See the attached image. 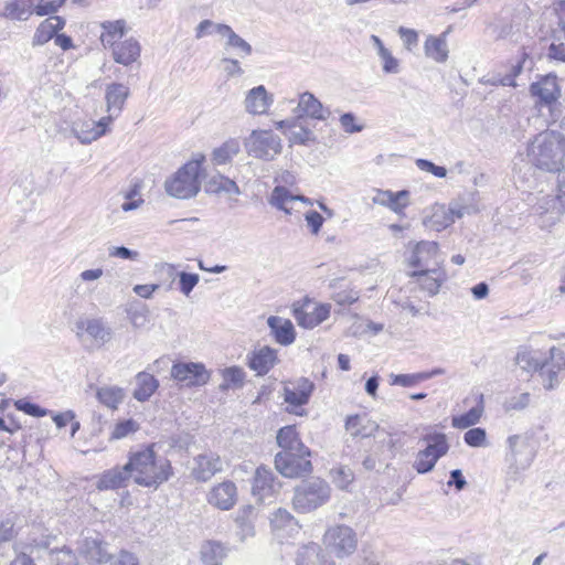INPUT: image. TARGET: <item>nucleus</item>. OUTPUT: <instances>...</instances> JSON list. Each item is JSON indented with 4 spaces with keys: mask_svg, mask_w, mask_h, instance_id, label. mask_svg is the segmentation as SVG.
<instances>
[{
    "mask_svg": "<svg viewBox=\"0 0 565 565\" xmlns=\"http://www.w3.org/2000/svg\"><path fill=\"white\" fill-rule=\"evenodd\" d=\"M110 565H139L138 557L126 550H121L116 556L111 555Z\"/></svg>",
    "mask_w": 565,
    "mask_h": 565,
    "instance_id": "obj_61",
    "label": "nucleus"
},
{
    "mask_svg": "<svg viewBox=\"0 0 565 565\" xmlns=\"http://www.w3.org/2000/svg\"><path fill=\"white\" fill-rule=\"evenodd\" d=\"M113 57L116 63L128 66L136 62L140 56V44L135 39H127L118 42L113 47Z\"/></svg>",
    "mask_w": 565,
    "mask_h": 565,
    "instance_id": "obj_30",
    "label": "nucleus"
},
{
    "mask_svg": "<svg viewBox=\"0 0 565 565\" xmlns=\"http://www.w3.org/2000/svg\"><path fill=\"white\" fill-rule=\"evenodd\" d=\"M76 329V335L87 351L97 350L111 339V329L102 319L78 320Z\"/></svg>",
    "mask_w": 565,
    "mask_h": 565,
    "instance_id": "obj_10",
    "label": "nucleus"
},
{
    "mask_svg": "<svg viewBox=\"0 0 565 565\" xmlns=\"http://www.w3.org/2000/svg\"><path fill=\"white\" fill-rule=\"evenodd\" d=\"M530 92L540 99L541 104L552 105L561 96L557 77L548 74L539 82L531 84Z\"/></svg>",
    "mask_w": 565,
    "mask_h": 565,
    "instance_id": "obj_23",
    "label": "nucleus"
},
{
    "mask_svg": "<svg viewBox=\"0 0 565 565\" xmlns=\"http://www.w3.org/2000/svg\"><path fill=\"white\" fill-rule=\"evenodd\" d=\"M77 545L78 555L88 565H102L111 559L108 543L104 541L102 534L97 531H83Z\"/></svg>",
    "mask_w": 565,
    "mask_h": 565,
    "instance_id": "obj_9",
    "label": "nucleus"
},
{
    "mask_svg": "<svg viewBox=\"0 0 565 565\" xmlns=\"http://www.w3.org/2000/svg\"><path fill=\"white\" fill-rule=\"evenodd\" d=\"M125 21L124 20H117V21H106L102 23L103 33L100 35V41L105 47L110 46L113 47L115 44H117V40L121 39L125 33Z\"/></svg>",
    "mask_w": 565,
    "mask_h": 565,
    "instance_id": "obj_41",
    "label": "nucleus"
},
{
    "mask_svg": "<svg viewBox=\"0 0 565 565\" xmlns=\"http://www.w3.org/2000/svg\"><path fill=\"white\" fill-rule=\"evenodd\" d=\"M411 277L416 278L420 289L433 297L439 292L441 284L446 280V273L440 267L438 271L414 270Z\"/></svg>",
    "mask_w": 565,
    "mask_h": 565,
    "instance_id": "obj_26",
    "label": "nucleus"
},
{
    "mask_svg": "<svg viewBox=\"0 0 565 565\" xmlns=\"http://www.w3.org/2000/svg\"><path fill=\"white\" fill-rule=\"evenodd\" d=\"M241 150L239 142L235 139L225 141L221 147L214 149L212 161L216 166L226 164L238 154Z\"/></svg>",
    "mask_w": 565,
    "mask_h": 565,
    "instance_id": "obj_42",
    "label": "nucleus"
},
{
    "mask_svg": "<svg viewBox=\"0 0 565 565\" xmlns=\"http://www.w3.org/2000/svg\"><path fill=\"white\" fill-rule=\"evenodd\" d=\"M65 25V20L58 15H50L42 21L33 35L32 45L39 46L55 38Z\"/></svg>",
    "mask_w": 565,
    "mask_h": 565,
    "instance_id": "obj_28",
    "label": "nucleus"
},
{
    "mask_svg": "<svg viewBox=\"0 0 565 565\" xmlns=\"http://www.w3.org/2000/svg\"><path fill=\"white\" fill-rule=\"evenodd\" d=\"M277 444L281 451L307 452V446L300 440L295 426H285L277 433Z\"/></svg>",
    "mask_w": 565,
    "mask_h": 565,
    "instance_id": "obj_36",
    "label": "nucleus"
},
{
    "mask_svg": "<svg viewBox=\"0 0 565 565\" xmlns=\"http://www.w3.org/2000/svg\"><path fill=\"white\" fill-rule=\"evenodd\" d=\"M288 139L291 143L307 146L316 141V136L311 129L296 122V128L289 131Z\"/></svg>",
    "mask_w": 565,
    "mask_h": 565,
    "instance_id": "obj_48",
    "label": "nucleus"
},
{
    "mask_svg": "<svg viewBox=\"0 0 565 565\" xmlns=\"http://www.w3.org/2000/svg\"><path fill=\"white\" fill-rule=\"evenodd\" d=\"M281 483L275 473L266 466H259L253 478L252 494L258 502L271 500L279 491Z\"/></svg>",
    "mask_w": 565,
    "mask_h": 565,
    "instance_id": "obj_15",
    "label": "nucleus"
},
{
    "mask_svg": "<svg viewBox=\"0 0 565 565\" xmlns=\"http://www.w3.org/2000/svg\"><path fill=\"white\" fill-rule=\"evenodd\" d=\"M333 483L341 490L348 489V487L354 480V473L349 467H339L331 470Z\"/></svg>",
    "mask_w": 565,
    "mask_h": 565,
    "instance_id": "obj_50",
    "label": "nucleus"
},
{
    "mask_svg": "<svg viewBox=\"0 0 565 565\" xmlns=\"http://www.w3.org/2000/svg\"><path fill=\"white\" fill-rule=\"evenodd\" d=\"M141 185L139 183H135L125 194V202L121 204V210L124 212H130L138 209L142 203L143 199L140 195Z\"/></svg>",
    "mask_w": 565,
    "mask_h": 565,
    "instance_id": "obj_49",
    "label": "nucleus"
},
{
    "mask_svg": "<svg viewBox=\"0 0 565 565\" xmlns=\"http://www.w3.org/2000/svg\"><path fill=\"white\" fill-rule=\"evenodd\" d=\"M509 452L507 454L505 460L508 462L507 468V483L516 482L523 471L530 468L532 465L536 451L534 446L527 438H523L519 435H513L508 438Z\"/></svg>",
    "mask_w": 565,
    "mask_h": 565,
    "instance_id": "obj_6",
    "label": "nucleus"
},
{
    "mask_svg": "<svg viewBox=\"0 0 565 565\" xmlns=\"http://www.w3.org/2000/svg\"><path fill=\"white\" fill-rule=\"evenodd\" d=\"M206 191L210 193H227L239 195L241 190L235 181L232 179L224 177L222 174H217L212 177L206 183Z\"/></svg>",
    "mask_w": 565,
    "mask_h": 565,
    "instance_id": "obj_43",
    "label": "nucleus"
},
{
    "mask_svg": "<svg viewBox=\"0 0 565 565\" xmlns=\"http://www.w3.org/2000/svg\"><path fill=\"white\" fill-rule=\"evenodd\" d=\"M376 438L377 450L384 454L388 452V457L393 458L395 456L396 440L394 436L384 429L379 427V431L374 434Z\"/></svg>",
    "mask_w": 565,
    "mask_h": 565,
    "instance_id": "obj_47",
    "label": "nucleus"
},
{
    "mask_svg": "<svg viewBox=\"0 0 565 565\" xmlns=\"http://www.w3.org/2000/svg\"><path fill=\"white\" fill-rule=\"evenodd\" d=\"M136 388L132 393L138 402L148 401L159 387V381L148 372H139L136 375Z\"/></svg>",
    "mask_w": 565,
    "mask_h": 565,
    "instance_id": "obj_35",
    "label": "nucleus"
},
{
    "mask_svg": "<svg viewBox=\"0 0 565 565\" xmlns=\"http://www.w3.org/2000/svg\"><path fill=\"white\" fill-rule=\"evenodd\" d=\"M315 390L313 382L306 377L298 379L295 383L284 387V401L290 406L306 405Z\"/></svg>",
    "mask_w": 565,
    "mask_h": 565,
    "instance_id": "obj_21",
    "label": "nucleus"
},
{
    "mask_svg": "<svg viewBox=\"0 0 565 565\" xmlns=\"http://www.w3.org/2000/svg\"><path fill=\"white\" fill-rule=\"evenodd\" d=\"M409 266L416 270L438 271L443 258L436 242L422 241L417 243L409 256Z\"/></svg>",
    "mask_w": 565,
    "mask_h": 565,
    "instance_id": "obj_12",
    "label": "nucleus"
},
{
    "mask_svg": "<svg viewBox=\"0 0 565 565\" xmlns=\"http://www.w3.org/2000/svg\"><path fill=\"white\" fill-rule=\"evenodd\" d=\"M248 366L255 371L258 376L266 375L277 363V351L270 347H262L247 355Z\"/></svg>",
    "mask_w": 565,
    "mask_h": 565,
    "instance_id": "obj_22",
    "label": "nucleus"
},
{
    "mask_svg": "<svg viewBox=\"0 0 565 565\" xmlns=\"http://www.w3.org/2000/svg\"><path fill=\"white\" fill-rule=\"evenodd\" d=\"M324 544L339 557L352 554L356 548L355 533L347 525L330 527L324 534Z\"/></svg>",
    "mask_w": 565,
    "mask_h": 565,
    "instance_id": "obj_13",
    "label": "nucleus"
},
{
    "mask_svg": "<svg viewBox=\"0 0 565 565\" xmlns=\"http://www.w3.org/2000/svg\"><path fill=\"white\" fill-rule=\"evenodd\" d=\"M199 275L198 274H190L185 271H181L179 274V286L180 290L185 295L189 296V294L193 290V288L199 282Z\"/></svg>",
    "mask_w": 565,
    "mask_h": 565,
    "instance_id": "obj_57",
    "label": "nucleus"
},
{
    "mask_svg": "<svg viewBox=\"0 0 565 565\" xmlns=\"http://www.w3.org/2000/svg\"><path fill=\"white\" fill-rule=\"evenodd\" d=\"M267 324L274 335L276 342L281 345H289L296 339V332L292 322L278 316H270Z\"/></svg>",
    "mask_w": 565,
    "mask_h": 565,
    "instance_id": "obj_27",
    "label": "nucleus"
},
{
    "mask_svg": "<svg viewBox=\"0 0 565 565\" xmlns=\"http://www.w3.org/2000/svg\"><path fill=\"white\" fill-rule=\"evenodd\" d=\"M248 156L270 161L282 150L281 139L271 130H253L245 139Z\"/></svg>",
    "mask_w": 565,
    "mask_h": 565,
    "instance_id": "obj_8",
    "label": "nucleus"
},
{
    "mask_svg": "<svg viewBox=\"0 0 565 565\" xmlns=\"http://www.w3.org/2000/svg\"><path fill=\"white\" fill-rule=\"evenodd\" d=\"M345 429L352 437L367 438L379 431V425L365 415H351L345 420Z\"/></svg>",
    "mask_w": 565,
    "mask_h": 565,
    "instance_id": "obj_32",
    "label": "nucleus"
},
{
    "mask_svg": "<svg viewBox=\"0 0 565 565\" xmlns=\"http://www.w3.org/2000/svg\"><path fill=\"white\" fill-rule=\"evenodd\" d=\"M129 96L130 89L122 83L114 82L106 85L105 103L106 111L108 115L100 118L98 121H90L85 124L87 129L76 134L77 139L82 143H89L105 135L114 119L120 116Z\"/></svg>",
    "mask_w": 565,
    "mask_h": 565,
    "instance_id": "obj_3",
    "label": "nucleus"
},
{
    "mask_svg": "<svg viewBox=\"0 0 565 565\" xmlns=\"http://www.w3.org/2000/svg\"><path fill=\"white\" fill-rule=\"evenodd\" d=\"M292 316L300 327L312 329L330 316L329 305L295 307Z\"/></svg>",
    "mask_w": 565,
    "mask_h": 565,
    "instance_id": "obj_17",
    "label": "nucleus"
},
{
    "mask_svg": "<svg viewBox=\"0 0 565 565\" xmlns=\"http://www.w3.org/2000/svg\"><path fill=\"white\" fill-rule=\"evenodd\" d=\"M54 136L61 139H68L71 136V122L67 115H61L54 120Z\"/></svg>",
    "mask_w": 565,
    "mask_h": 565,
    "instance_id": "obj_58",
    "label": "nucleus"
},
{
    "mask_svg": "<svg viewBox=\"0 0 565 565\" xmlns=\"http://www.w3.org/2000/svg\"><path fill=\"white\" fill-rule=\"evenodd\" d=\"M200 554L204 565H221L227 555V548L220 542L207 541L202 544Z\"/></svg>",
    "mask_w": 565,
    "mask_h": 565,
    "instance_id": "obj_39",
    "label": "nucleus"
},
{
    "mask_svg": "<svg viewBox=\"0 0 565 565\" xmlns=\"http://www.w3.org/2000/svg\"><path fill=\"white\" fill-rule=\"evenodd\" d=\"M379 56L383 61V71L387 74H396L398 73V61L391 54V52L386 49L379 53Z\"/></svg>",
    "mask_w": 565,
    "mask_h": 565,
    "instance_id": "obj_62",
    "label": "nucleus"
},
{
    "mask_svg": "<svg viewBox=\"0 0 565 565\" xmlns=\"http://www.w3.org/2000/svg\"><path fill=\"white\" fill-rule=\"evenodd\" d=\"M140 428V425L137 420L132 418L122 419L115 424L114 429L110 434V439H122L131 434H135Z\"/></svg>",
    "mask_w": 565,
    "mask_h": 565,
    "instance_id": "obj_46",
    "label": "nucleus"
},
{
    "mask_svg": "<svg viewBox=\"0 0 565 565\" xmlns=\"http://www.w3.org/2000/svg\"><path fill=\"white\" fill-rule=\"evenodd\" d=\"M529 162L540 170L558 172L557 199L565 205V137L554 130H545L534 137L526 149Z\"/></svg>",
    "mask_w": 565,
    "mask_h": 565,
    "instance_id": "obj_1",
    "label": "nucleus"
},
{
    "mask_svg": "<svg viewBox=\"0 0 565 565\" xmlns=\"http://www.w3.org/2000/svg\"><path fill=\"white\" fill-rule=\"evenodd\" d=\"M550 360L552 363V367L557 371H562L565 369V351L561 350L556 347H552L550 349Z\"/></svg>",
    "mask_w": 565,
    "mask_h": 565,
    "instance_id": "obj_64",
    "label": "nucleus"
},
{
    "mask_svg": "<svg viewBox=\"0 0 565 565\" xmlns=\"http://www.w3.org/2000/svg\"><path fill=\"white\" fill-rule=\"evenodd\" d=\"M237 500V489L233 481H223L212 488L207 494V501L213 507L227 511L234 507Z\"/></svg>",
    "mask_w": 565,
    "mask_h": 565,
    "instance_id": "obj_19",
    "label": "nucleus"
},
{
    "mask_svg": "<svg viewBox=\"0 0 565 565\" xmlns=\"http://www.w3.org/2000/svg\"><path fill=\"white\" fill-rule=\"evenodd\" d=\"M96 397L100 404L110 408L117 409L126 397L124 388L116 385H105L96 391Z\"/></svg>",
    "mask_w": 565,
    "mask_h": 565,
    "instance_id": "obj_38",
    "label": "nucleus"
},
{
    "mask_svg": "<svg viewBox=\"0 0 565 565\" xmlns=\"http://www.w3.org/2000/svg\"><path fill=\"white\" fill-rule=\"evenodd\" d=\"M305 220L308 226L310 227L311 233L315 235H317L320 232L324 221L323 216L313 210L308 211L305 214Z\"/></svg>",
    "mask_w": 565,
    "mask_h": 565,
    "instance_id": "obj_63",
    "label": "nucleus"
},
{
    "mask_svg": "<svg viewBox=\"0 0 565 565\" xmlns=\"http://www.w3.org/2000/svg\"><path fill=\"white\" fill-rule=\"evenodd\" d=\"M356 117L353 113H345L340 117V124L347 134L360 132L363 129L362 125L355 122Z\"/></svg>",
    "mask_w": 565,
    "mask_h": 565,
    "instance_id": "obj_59",
    "label": "nucleus"
},
{
    "mask_svg": "<svg viewBox=\"0 0 565 565\" xmlns=\"http://www.w3.org/2000/svg\"><path fill=\"white\" fill-rule=\"evenodd\" d=\"M14 406L18 411H21L24 414L33 416V417H43L49 413L47 409H45V408L41 407L40 405L32 403L25 398L15 401Z\"/></svg>",
    "mask_w": 565,
    "mask_h": 565,
    "instance_id": "obj_54",
    "label": "nucleus"
},
{
    "mask_svg": "<svg viewBox=\"0 0 565 565\" xmlns=\"http://www.w3.org/2000/svg\"><path fill=\"white\" fill-rule=\"evenodd\" d=\"M482 406H476L469 409L467 413L454 416L451 419V425L455 428L466 429L473 425H476L482 415Z\"/></svg>",
    "mask_w": 565,
    "mask_h": 565,
    "instance_id": "obj_44",
    "label": "nucleus"
},
{
    "mask_svg": "<svg viewBox=\"0 0 565 565\" xmlns=\"http://www.w3.org/2000/svg\"><path fill=\"white\" fill-rule=\"evenodd\" d=\"M34 0H8L0 17L9 20L25 21L33 14Z\"/></svg>",
    "mask_w": 565,
    "mask_h": 565,
    "instance_id": "obj_33",
    "label": "nucleus"
},
{
    "mask_svg": "<svg viewBox=\"0 0 565 565\" xmlns=\"http://www.w3.org/2000/svg\"><path fill=\"white\" fill-rule=\"evenodd\" d=\"M416 166L426 172H429L438 178H444L447 174V170L445 167L436 166L434 162L426 159H417Z\"/></svg>",
    "mask_w": 565,
    "mask_h": 565,
    "instance_id": "obj_60",
    "label": "nucleus"
},
{
    "mask_svg": "<svg viewBox=\"0 0 565 565\" xmlns=\"http://www.w3.org/2000/svg\"><path fill=\"white\" fill-rule=\"evenodd\" d=\"M202 160H191L182 166L172 177L166 180L164 190L173 198L186 200L195 196L200 189V171Z\"/></svg>",
    "mask_w": 565,
    "mask_h": 565,
    "instance_id": "obj_5",
    "label": "nucleus"
},
{
    "mask_svg": "<svg viewBox=\"0 0 565 565\" xmlns=\"http://www.w3.org/2000/svg\"><path fill=\"white\" fill-rule=\"evenodd\" d=\"M515 362L522 370L526 372L543 370V367L548 363L546 359H540L537 356V352L525 347L519 349L515 356Z\"/></svg>",
    "mask_w": 565,
    "mask_h": 565,
    "instance_id": "obj_40",
    "label": "nucleus"
},
{
    "mask_svg": "<svg viewBox=\"0 0 565 565\" xmlns=\"http://www.w3.org/2000/svg\"><path fill=\"white\" fill-rule=\"evenodd\" d=\"M126 463L132 481L143 488L157 490L173 475L171 462L158 457L154 444L130 451Z\"/></svg>",
    "mask_w": 565,
    "mask_h": 565,
    "instance_id": "obj_2",
    "label": "nucleus"
},
{
    "mask_svg": "<svg viewBox=\"0 0 565 565\" xmlns=\"http://www.w3.org/2000/svg\"><path fill=\"white\" fill-rule=\"evenodd\" d=\"M331 498V488L327 481L313 477L302 480L295 487L292 505L299 513H310L327 504Z\"/></svg>",
    "mask_w": 565,
    "mask_h": 565,
    "instance_id": "obj_4",
    "label": "nucleus"
},
{
    "mask_svg": "<svg viewBox=\"0 0 565 565\" xmlns=\"http://www.w3.org/2000/svg\"><path fill=\"white\" fill-rule=\"evenodd\" d=\"M298 202L310 203L308 198L303 195H294L285 186H276L269 198L270 205L289 215L296 211L295 205Z\"/></svg>",
    "mask_w": 565,
    "mask_h": 565,
    "instance_id": "obj_25",
    "label": "nucleus"
},
{
    "mask_svg": "<svg viewBox=\"0 0 565 565\" xmlns=\"http://www.w3.org/2000/svg\"><path fill=\"white\" fill-rule=\"evenodd\" d=\"M465 443L473 448L483 447L487 444V433L484 428H470L463 435Z\"/></svg>",
    "mask_w": 565,
    "mask_h": 565,
    "instance_id": "obj_53",
    "label": "nucleus"
},
{
    "mask_svg": "<svg viewBox=\"0 0 565 565\" xmlns=\"http://www.w3.org/2000/svg\"><path fill=\"white\" fill-rule=\"evenodd\" d=\"M445 35L446 33L439 36L429 35L425 41L424 50L426 56L437 63H444L448 58V45Z\"/></svg>",
    "mask_w": 565,
    "mask_h": 565,
    "instance_id": "obj_37",
    "label": "nucleus"
},
{
    "mask_svg": "<svg viewBox=\"0 0 565 565\" xmlns=\"http://www.w3.org/2000/svg\"><path fill=\"white\" fill-rule=\"evenodd\" d=\"M271 524L275 529H280L284 526L292 527V525H297V522L295 518L286 509H278L274 513Z\"/></svg>",
    "mask_w": 565,
    "mask_h": 565,
    "instance_id": "obj_55",
    "label": "nucleus"
},
{
    "mask_svg": "<svg viewBox=\"0 0 565 565\" xmlns=\"http://www.w3.org/2000/svg\"><path fill=\"white\" fill-rule=\"evenodd\" d=\"M427 446L419 450L414 461V469L420 473L431 471L437 461L449 450V444L444 433H427L422 437Z\"/></svg>",
    "mask_w": 565,
    "mask_h": 565,
    "instance_id": "obj_7",
    "label": "nucleus"
},
{
    "mask_svg": "<svg viewBox=\"0 0 565 565\" xmlns=\"http://www.w3.org/2000/svg\"><path fill=\"white\" fill-rule=\"evenodd\" d=\"M215 33L226 38L224 49H236L242 53L241 56H248L252 54L253 49L243 38L236 34L233 29L227 24H215Z\"/></svg>",
    "mask_w": 565,
    "mask_h": 565,
    "instance_id": "obj_34",
    "label": "nucleus"
},
{
    "mask_svg": "<svg viewBox=\"0 0 565 565\" xmlns=\"http://www.w3.org/2000/svg\"><path fill=\"white\" fill-rule=\"evenodd\" d=\"M222 470L223 460L217 454H200L193 458L191 476L199 482H206Z\"/></svg>",
    "mask_w": 565,
    "mask_h": 565,
    "instance_id": "obj_16",
    "label": "nucleus"
},
{
    "mask_svg": "<svg viewBox=\"0 0 565 565\" xmlns=\"http://www.w3.org/2000/svg\"><path fill=\"white\" fill-rule=\"evenodd\" d=\"M297 119L308 117L317 120H326L330 110L324 108L322 103L310 92H303L299 95V102L295 109Z\"/></svg>",
    "mask_w": 565,
    "mask_h": 565,
    "instance_id": "obj_18",
    "label": "nucleus"
},
{
    "mask_svg": "<svg viewBox=\"0 0 565 565\" xmlns=\"http://www.w3.org/2000/svg\"><path fill=\"white\" fill-rule=\"evenodd\" d=\"M224 382L220 385L222 391L228 390L231 386L242 387L244 384L245 372L239 366H231L223 370Z\"/></svg>",
    "mask_w": 565,
    "mask_h": 565,
    "instance_id": "obj_45",
    "label": "nucleus"
},
{
    "mask_svg": "<svg viewBox=\"0 0 565 565\" xmlns=\"http://www.w3.org/2000/svg\"><path fill=\"white\" fill-rule=\"evenodd\" d=\"M311 452L302 451H279L275 456L276 470L286 478H298L309 475L312 471V463L308 459Z\"/></svg>",
    "mask_w": 565,
    "mask_h": 565,
    "instance_id": "obj_11",
    "label": "nucleus"
},
{
    "mask_svg": "<svg viewBox=\"0 0 565 565\" xmlns=\"http://www.w3.org/2000/svg\"><path fill=\"white\" fill-rule=\"evenodd\" d=\"M297 565H335L328 553L318 544L302 546L297 555Z\"/></svg>",
    "mask_w": 565,
    "mask_h": 565,
    "instance_id": "obj_29",
    "label": "nucleus"
},
{
    "mask_svg": "<svg viewBox=\"0 0 565 565\" xmlns=\"http://www.w3.org/2000/svg\"><path fill=\"white\" fill-rule=\"evenodd\" d=\"M408 196L409 192L407 190L398 192L379 190L376 195L373 198V202L375 204L386 206L395 213H399L408 205Z\"/></svg>",
    "mask_w": 565,
    "mask_h": 565,
    "instance_id": "obj_31",
    "label": "nucleus"
},
{
    "mask_svg": "<svg viewBox=\"0 0 565 565\" xmlns=\"http://www.w3.org/2000/svg\"><path fill=\"white\" fill-rule=\"evenodd\" d=\"M530 402H531L530 393H521L519 395L510 397L505 402V409L507 411H523L530 405Z\"/></svg>",
    "mask_w": 565,
    "mask_h": 565,
    "instance_id": "obj_56",
    "label": "nucleus"
},
{
    "mask_svg": "<svg viewBox=\"0 0 565 565\" xmlns=\"http://www.w3.org/2000/svg\"><path fill=\"white\" fill-rule=\"evenodd\" d=\"M65 2V0H34L33 13L39 17L50 15L55 13Z\"/></svg>",
    "mask_w": 565,
    "mask_h": 565,
    "instance_id": "obj_51",
    "label": "nucleus"
},
{
    "mask_svg": "<svg viewBox=\"0 0 565 565\" xmlns=\"http://www.w3.org/2000/svg\"><path fill=\"white\" fill-rule=\"evenodd\" d=\"M171 376L184 386H202L207 383L210 374L204 364L179 362L171 367Z\"/></svg>",
    "mask_w": 565,
    "mask_h": 565,
    "instance_id": "obj_14",
    "label": "nucleus"
},
{
    "mask_svg": "<svg viewBox=\"0 0 565 565\" xmlns=\"http://www.w3.org/2000/svg\"><path fill=\"white\" fill-rule=\"evenodd\" d=\"M390 384L391 385H399L403 387H412L416 384L425 381V375L422 372L412 373V374H391L390 375Z\"/></svg>",
    "mask_w": 565,
    "mask_h": 565,
    "instance_id": "obj_52",
    "label": "nucleus"
},
{
    "mask_svg": "<svg viewBox=\"0 0 565 565\" xmlns=\"http://www.w3.org/2000/svg\"><path fill=\"white\" fill-rule=\"evenodd\" d=\"M132 480L130 477L127 463L122 466H115L108 470H105L96 482L98 490H118L126 488L129 481Z\"/></svg>",
    "mask_w": 565,
    "mask_h": 565,
    "instance_id": "obj_20",
    "label": "nucleus"
},
{
    "mask_svg": "<svg viewBox=\"0 0 565 565\" xmlns=\"http://www.w3.org/2000/svg\"><path fill=\"white\" fill-rule=\"evenodd\" d=\"M274 103V97L264 85L256 86L246 94L244 105L247 113L263 115Z\"/></svg>",
    "mask_w": 565,
    "mask_h": 565,
    "instance_id": "obj_24",
    "label": "nucleus"
}]
</instances>
